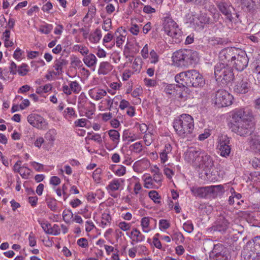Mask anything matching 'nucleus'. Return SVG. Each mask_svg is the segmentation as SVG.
<instances>
[{
    "label": "nucleus",
    "mask_w": 260,
    "mask_h": 260,
    "mask_svg": "<svg viewBox=\"0 0 260 260\" xmlns=\"http://www.w3.org/2000/svg\"><path fill=\"white\" fill-rule=\"evenodd\" d=\"M28 240H29V245L31 247L35 246L36 244V238L34 236V234L32 232H31L29 234V237H28Z\"/></svg>",
    "instance_id": "obj_62"
},
{
    "label": "nucleus",
    "mask_w": 260,
    "mask_h": 260,
    "mask_svg": "<svg viewBox=\"0 0 260 260\" xmlns=\"http://www.w3.org/2000/svg\"><path fill=\"white\" fill-rule=\"evenodd\" d=\"M9 71L7 69L0 68V79L3 81L7 80L9 79Z\"/></svg>",
    "instance_id": "obj_47"
},
{
    "label": "nucleus",
    "mask_w": 260,
    "mask_h": 260,
    "mask_svg": "<svg viewBox=\"0 0 260 260\" xmlns=\"http://www.w3.org/2000/svg\"><path fill=\"white\" fill-rule=\"evenodd\" d=\"M149 197L155 203H160V196L158 192L155 190L150 191L149 193Z\"/></svg>",
    "instance_id": "obj_44"
},
{
    "label": "nucleus",
    "mask_w": 260,
    "mask_h": 260,
    "mask_svg": "<svg viewBox=\"0 0 260 260\" xmlns=\"http://www.w3.org/2000/svg\"><path fill=\"white\" fill-rule=\"evenodd\" d=\"M193 117L187 114H182L176 117L173 122V127L177 135L182 138L188 137L194 130Z\"/></svg>",
    "instance_id": "obj_2"
},
{
    "label": "nucleus",
    "mask_w": 260,
    "mask_h": 260,
    "mask_svg": "<svg viewBox=\"0 0 260 260\" xmlns=\"http://www.w3.org/2000/svg\"><path fill=\"white\" fill-rule=\"evenodd\" d=\"M142 61L141 58L137 57L135 59L132 68L136 72H139L142 68Z\"/></svg>",
    "instance_id": "obj_38"
},
{
    "label": "nucleus",
    "mask_w": 260,
    "mask_h": 260,
    "mask_svg": "<svg viewBox=\"0 0 260 260\" xmlns=\"http://www.w3.org/2000/svg\"><path fill=\"white\" fill-rule=\"evenodd\" d=\"M28 66L25 64L19 67L17 69L18 74L21 76H25L28 72Z\"/></svg>",
    "instance_id": "obj_48"
},
{
    "label": "nucleus",
    "mask_w": 260,
    "mask_h": 260,
    "mask_svg": "<svg viewBox=\"0 0 260 260\" xmlns=\"http://www.w3.org/2000/svg\"><path fill=\"white\" fill-rule=\"evenodd\" d=\"M198 22L196 24L199 26H203L210 23V18L206 13H202L198 17Z\"/></svg>",
    "instance_id": "obj_30"
},
{
    "label": "nucleus",
    "mask_w": 260,
    "mask_h": 260,
    "mask_svg": "<svg viewBox=\"0 0 260 260\" xmlns=\"http://www.w3.org/2000/svg\"><path fill=\"white\" fill-rule=\"evenodd\" d=\"M48 207L53 212L57 210V201L55 199L49 198L46 200Z\"/></svg>",
    "instance_id": "obj_33"
},
{
    "label": "nucleus",
    "mask_w": 260,
    "mask_h": 260,
    "mask_svg": "<svg viewBox=\"0 0 260 260\" xmlns=\"http://www.w3.org/2000/svg\"><path fill=\"white\" fill-rule=\"evenodd\" d=\"M27 121L30 124L39 129L46 127L47 122L44 119L39 115L32 114L28 116Z\"/></svg>",
    "instance_id": "obj_14"
},
{
    "label": "nucleus",
    "mask_w": 260,
    "mask_h": 260,
    "mask_svg": "<svg viewBox=\"0 0 260 260\" xmlns=\"http://www.w3.org/2000/svg\"><path fill=\"white\" fill-rule=\"evenodd\" d=\"M202 151L193 147L189 148L184 154V159L188 162L197 166L199 163Z\"/></svg>",
    "instance_id": "obj_12"
},
{
    "label": "nucleus",
    "mask_w": 260,
    "mask_h": 260,
    "mask_svg": "<svg viewBox=\"0 0 260 260\" xmlns=\"http://www.w3.org/2000/svg\"><path fill=\"white\" fill-rule=\"evenodd\" d=\"M172 240L176 242H183L184 237L182 234L180 232H176L172 236Z\"/></svg>",
    "instance_id": "obj_46"
},
{
    "label": "nucleus",
    "mask_w": 260,
    "mask_h": 260,
    "mask_svg": "<svg viewBox=\"0 0 260 260\" xmlns=\"http://www.w3.org/2000/svg\"><path fill=\"white\" fill-rule=\"evenodd\" d=\"M21 161L18 160L15 164L14 165L13 167V170L14 172L20 173V172L22 170H23L24 168V167H21Z\"/></svg>",
    "instance_id": "obj_60"
},
{
    "label": "nucleus",
    "mask_w": 260,
    "mask_h": 260,
    "mask_svg": "<svg viewBox=\"0 0 260 260\" xmlns=\"http://www.w3.org/2000/svg\"><path fill=\"white\" fill-rule=\"evenodd\" d=\"M219 10L226 16L230 21H233L235 17L238 18L239 15L235 12L232 5L226 1H217L216 3Z\"/></svg>",
    "instance_id": "obj_7"
},
{
    "label": "nucleus",
    "mask_w": 260,
    "mask_h": 260,
    "mask_svg": "<svg viewBox=\"0 0 260 260\" xmlns=\"http://www.w3.org/2000/svg\"><path fill=\"white\" fill-rule=\"evenodd\" d=\"M56 131L54 129H49L45 134V138L50 143L52 144L55 139Z\"/></svg>",
    "instance_id": "obj_32"
},
{
    "label": "nucleus",
    "mask_w": 260,
    "mask_h": 260,
    "mask_svg": "<svg viewBox=\"0 0 260 260\" xmlns=\"http://www.w3.org/2000/svg\"><path fill=\"white\" fill-rule=\"evenodd\" d=\"M173 63L178 67L187 68L198 61V54L191 49H181L172 56Z\"/></svg>",
    "instance_id": "obj_3"
},
{
    "label": "nucleus",
    "mask_w": 260,
    "mask_h": 260,
    "mask_svg": "<svg viewBox=\"0 0 260 260\" xmlns=\"http://www.w3.org/2000/svg\"><path fill=\"white\" fill-rule=\"evenodd\" d=\"M229 226V222L228 220L223 216H220L212 228L215 231L224 232Z\"/></svg>",
    "instance_id": "obj_19"
},
{
    "label": "nucleus",
    "mask_w": 260,
    "mask_h": 260,
    "mask_svg": "<svg viewBox=\"0 0 260 260\" xmlns=\"http://www.w3.org/2000/svg\"><path fill=\"white\" fill-rule=\"evenodd\" d=\"M38 222H39L44 232L47 234L50 235L51 224L47 221L39 220Z\"/></svg>",
    "instance_id": "obj_41"
},
{
    "label": "nucleus",
    "mask_w": 260,
    "mask_h": 260,
    "mask_svg": "<svg viewBox=\"0 0 260 260\" xmlns=\"http://www.w3.org/2000/svg\"><path fill=\"white\" fill-rule=\"evenodd\" d=\"M71 64L74 68H81L83 66L82 61L76 56H73L71 57Z\"/></svg>",
    "instance_id": "obj_36"
},
{
    "label": "nucleus",
    "mask_w": 260,
    "mask_h": 260,
    "mask_svg": "<svg viewBox=\"0 0 260 260\" xmlns=\"http://www.w3.org/2000/svg\"><path fill=\"white\" fill-rule=\"evenodd\" d=\"M150 223V218L148 217H145L142 218L141 225L143 229V231L145 233H148L150 230L148 229Z\"/></svg>",
    "instance_id": "obj_34"
},
{
    "label": "nucleus",
    "mask_w": 260,
    "mask_h": 260,
    "mask_svg": "<svg viewBox=\"0 0 260 260\" xmlns=\"http://www.w3.org/2000/svg\"><path fill=\"white\" fill-rule=\"evenodd\" d=\"M113 69V66L108 62L104 61L100 63L99 69L100 74L106 75Z\"/></svg>",
    "instance_id": "obj_28"
},
{
    "label": "nucleus",
    "mask_w": 260,
    "mask_h": 260,
    "mask_svg": "<svg viewBox=\"0 0 260 260\" xmlns=\"http://www.w3.org/2000/svg\"><path fill=\"white\" fill-rule=\"evenodd\" d=\"M210 197L215 198L224 192V188L222 185L209 186Z\"/></svg>",
    "instance_id": "obj_22"
},
{
    "label": "nucleus",
    "mask_w": 260,
    "mask_h": 260,
    "mask_svg": "<svg viewBox=\"0 0 260 260\" xmlns=\"http://www.w3.org/2000/svg\"><path fill=\"white\" fill-rule=\"evenodd\" d=\"M152 172L154 173V181L157 183H160L162 176L161 173L159 172L158 168L156 167L155 169L153 170Z\"/></svg>",
    "instance_id": "obj_40"
},
{
    "label": "nucleus",
    "mask_w": 260,
    "mask_h": 260,
    "mask_svg": "<svg viewBox=\"0 0 260 260\" xmlns=\"http://www.w3.org/2000/svg\"><path fill=\"white\" fill-rule=\"evenodd\" d=\"M248 256L252 259L260 258V236L254 237L252 241H249L245 248Z\"/></svg>",
    "instance_id": "obj_8"
},
{
    "label": "nucleus",
    "mask_w": 260,
    "mask_h": 260,
    "mask_svg": "<svg viewBox=\"0 0 260 260\" xmlns=\"http://www.w3.org/2000/svg\"><path fill=\"white\" fill-rule=\"evenodd\" d=\"M24 170L23 171V170L21 171L19 173L21 176L24 178V179H27L28 178L29 176L31 174V171L30 169L28 168L27 167H24Z\"/></svg>",
    "instance_id": "obj_54"
},
{
    "label": "nucleus",
    "mask_w": 260,
    "mask_h": 260,
    "mask_svg": "<svg viewBox=\"0 0 260 260\" xmlns=\"http://www.w3.org/2000/svg\"><path fill=\"white\" fill-rule=\"evenodd\" d=\"M166 33L173 39V40L176 43L180 42L183 39L182 32L181 29L177 26L171 29L170 32H166Z\"/></svg>",
    "instance_id": "obj_21"
},
{
    "label": "nucleus",
    "mask_w": 260,
    "mask_h": 260,
    "mask_svg": "<svg viewBox=\"0 0 260 260\" xmlns=\"http://www.w3.org/2000/svg\"><path fill=\"white\" fill-rule=\"evenodd\" d=\"M230 142V138L226 136H221L218 138L217 148L221 156L227 157L230 155L231 150Z\"/></svg>",
    "instance_id": "obj_11"
},
{
    "label": "nucleus",
    "mask_w": 260,
    "mask_h": 260,
    "mask_svg": "<svg viewBox=\"0 0 260 260\" xmlns=\"http://www.w3.org/2000/svg\"><path fill=\"white\" fill-rule=\"evenodd\" d=\"M131 234V238L136 243L141 242L145 240V236L136 228L133 229Z\"/></svg>",
    "instance_id": "obj_26"
},
{
    "label": "nucleus",
    "mask_w": 260,
    "mask_h": 260,
    "mask_svg": "<svg viewBox=\"0 0 260 260\" xmlns=\"http://www.w3.org/2000/svg\"><path fill=\"white\" fill-rule=\"evenodd\" d=\"M31 166L37 171H40L44 168L43 165L36 161H31L30 163Z\"/></svg>",
    "instance_id": "obj_61"
},
{
    "label": "nucleus",
    "mask_w": 260,
    "mask_h": 260,
    "mask_svg": "<svg viewBox=\"0 0 260 260\" xmlns=\"http://www.w3.org/2000/svg\"><path fill=\"white\" fill-rule=\"evenodd\" d=\"M60 233V229L58 225L55 224L52 227L51 226L50 235H58Z\"/></svg>",
    "instance_id": "obj_51"
},
{
    "label": "nucleus",
    "mask_w": 260,
    "mask_h": 260,
    "mask_svg": "<svg viewBox=\"0 0 260 260\" xmlns=\"http://www.w3.org/2000/svg\"><path fill=\"white\" fill-rule=\"evenodd\" d=\"M102 173V170L100 168L96 169L93 173L92 177L93 179L96 181L99 182L101 178L100 177V175Z\"/></svg>",
    "instance_id": "obj_56"
},
{
    "label": "nucleus",
    "mask_w": 260,
    "mask_h": 260,
    "mask_svg": "<svg viewBox=\"0 0 260 260\" xmlns=\"http://www.w3.org/2000/svg\"><path fill=\"white\" fill-rule=\"evenodd\" d=\"M252 118V111L249 108L236 109L232 115L233 121L231 125L232 132L242 137L250 135L253 128Z\"/></svg>",
    "instance_id": "obj_1"
},
{
    "label": "nucleus",
    "mask_w": 260,
    "mask_h": 260,
    "mask_svg": "<svg viewBox=\"0 0 260 260\" xmlns=\"http://www.w3.org/2000/svg\"><path fill=\"white\" fill-rule=\"evenodd\" d=\"M236 54L231 66L238 71H242L247 67L249 59L243 50L238 49Z\"/></svg>",
    "instance_id": "obj_6"
},
{
    "label": "nucleus",
    "mask_w": 260,
    "mask_h": 260,
    "mask_svg": "<svg viewBox=\"0 0 260 260\" xmlns=\"http://www.w3.org/2000/svg\"><path fill=\"white\" fill-rule=\"evenodd\" d=\"M199 163L197 165L199 168L203 169L210 170L213 166V161L211 156L205 152L202 151Z\"/></svg>",
    "instance_id": "obj_16"
},
{
    "label": "nucleus",
    "mask_w": 260,
    "mask_h": 260,
    "mask_svg": "<svg viewBox=\"0 0 260 260\" xmlns=\"http://www.w3.org/2000/svg\"><path fill=\"white\" fill-rule=\"evenodd\" d=\"M118 227L123 231H128L131 228L129 223H127L124 221L120 222L118 225Z\"/></svg>",
    "instance_id": "obj_58"
},
{
    "label": "nucleus",
    "mask_w": 260,
    "mask_h": 260,
    "mask_svg": "<svg viewBox=\"0 0 260 260\" xmlns=\"http://www.w3.org/2000/svg\"><path fill=\"white\" fill-rule=\"evenodd\" d=\"M73 48L74 50L79 51L83 55H86L89 52L88 49L82 45H76L74 46Z\"/></svg>",
    "instance_id": "obj_39"
},
{
    "label": "nucleus",
    "mask_w": 260,
    "mask_h": 260,
    "mask_svg": "<svg viewBox=\"0 0 260 260\" xmlns=\"http://www.w3.org/2000/svg\"><path fill=\"white\" fill-rule=\"evenodd\" d=\"M209 189V186L192 187L190 191L194 196L201 198H207L210 197Z\"/></svg>",
    "instance_id": "obj_20"
},
{
    "label": "nucleus",
    "mask_w": 260,
    "mask_h": 260,
    "mask_svg": "<svg viewBox=\"0 0 260 260\" xmlns=\"http://www.w3.org/2000/svg\"><path fill=\"white\" fill-rule=\"evenodd\" d=\"M108 133L110 139L113 142V144L116 146L119 142V133L115 129H110L108 132Z\"/></svg>",
    "instance_id": "obj_29"
},
{
    "label": "nucleus",
    "mask_w": 260,
    "mask_h": 260,
    "mask_svg": "<svg viewBox=\"0 0 260 260\" xmlns=\"http://www.w3.org/2000/svg\"><path fill=\"white\" fill-rule=\"evenodd\" d=\"M68 64V61L61 57L56 59L53 63V68L55 72L53 73L55 75H60L63 73V68L66 67Z\"/></svg>",
    "instance_id": "obj_18"
},
{
    "label": "nucleus",
    "mask_w": 260,
    "mask_h": 260,
    "mask_svg": "<svg viewBox=\"0 0 260 260\" xmlns=\"http://www.w3.org/2000/svg\"><path fill=\"white\" fill-rule=\"evenodd\" d=\"M172 147L171 145L169 143L166 144L164 149L159 154L161 162L165 163L168 160V158L172 155Z\"/></svg>",
    "instance_id": "obj_23"
},
{
    "label": "nucleus",
    "mask_w": 260,
    "mask_h": 260,
    "mask_svg": "<svg viewBox=\"0 0 260 260\" xmlns=\"http://www.w3.org/2000/svg\"><path fill=\"white\" fill-rule=\"evenodd\" d=\"M70 86L71 90L76 93H79L81 90L80 86L76 81L71 82Z\"/></svg>",
    "instance_id": "obj_45"
},
{
    "label": "nucleus",
    "mask_w": 260,
    "mask_h": 260,
    "mask_svg": "<svg viewBox=\"0 0 260 260\" xmlns=\"http://www.w3.org/2000/svg\"><path fill=\"white\" fill-rule=\"evenodd\" d=\"M89 94L92 99L98 101L105 96L107 92L103 89L94 88L89 91Z\"/></svg>",
    "instance_id": "obj_24"
},
{
    "label": "nucleus",
    "mask_w": 260,
    "mask_h": 260,
    "mask_svg": "<svg viewBox=\"0 0 260 260\" xmlns=\"http://www.w3.org/2000/svg\"><path fill=\"white\" fill-rule=\"evenodd\" d=\"M212 260H227V256L221 253H217L213 257Z\"/></svg>",
    "instance_id": "obj_64"
},
{
    "label": "nucleus",
    "mask_w": 260,
    "mask_h": 260,
    "mask_svg": "<svg viewBox=\"0 0 260 260\" xmlns=\"http://www.w3.org/2000/svg\"><path fill=\"white\" fill-rule=\"evenodd\" d=\"M123 181L122 179H114L106 186V189L112 197L116 198L118 194L114 193L115 191L123 189L122 183Z\"/></svg>",
    "instance_id": "obj_13"
},
{
    "label": "nucleus",
    "mask_w": 260,
    "mask_h": 260,
    "mask_svg": "<svg viewBox=\"0 0 260 260\" xmlns=\"http://www.w3.org/2000/svg\"><path fill=\"white\" fill-rule=\"evenodd\" d=\"M233 100V95L224 89H219L211 97L212 104L218 108L231 105Z\"/></svg>",
    "instance_id": "obj_5"
},
{
    "label": "nucleus",
    "mask_w": 260,
    "mask_h": 260,
    "mask_svg": "<svg viewBox=\"0 0 260 260\" xmlns=\"http://www.w3.org/2000/svg\"><path fill=\"white\" fill-rule=\"evenodd\" d=\"M251 149L256 151H260V141L256 138H252L250 141Z\"/></svg>",
    "instance_id": "obj_37"
},
{
    "label": "nucleus",
    "mask_w": 260,
    "mask_h": 260,
    "mask_svg": "<svg viewBox=\"0 0 260 260\" xmlns=\"http://www.w3.org/2000/svg\"><path fill=\"white\" fill-rule=\"evenodd\" d=\"M64 116H69L70 117L74 116L77 117V115L75 113V110L73 108L68 107L64 111Z\"/></svg>",
    "instance_id": "obj_52"
},
{
    "label": "nucleus",
    "mask_w": 260,
    "mask_h": 260,
    "mask_svg": "<svg viewBox=\"0 0 260 260\" xmlns=\"http://www.w3.org/2000/svg\"><path fill=\"white\" fill-rule=\"evenodd\" d=\"M189 74H191L190 70L182 72L175 76V81L178 83V87L181 88L182 91L187 93L189 91L188 87H190L191 81Z\"/></svg>",
    "instance_id": "obj_10"
},
{
    "label": "nucleus",
    "mask_w": 260,
    "mask_h": 260,
    "mask_svg": "<svg viewBox=\"0 0 260 260\" xmlns=\"http://www.w3.org/2000/svg\"><path fill=\"white\" fill-rule=\"evenodd\" d=\"M183 228L186 232L191 233L193 230V225L192 223L187 221L183 224Z\"/></svg>",
    "instance_id": "obj_55"
},
{
    "label": "nucleus",
    "mask_w": 260,
    "mask_h": 260,
    "mask_svg": "<svg viewBox=\"0 0 260 260\" xmlns=\"http://www.w3.org/2000/svg\"><path fill=\"white\" fill-rule=\"evenodd\" d=\"M214 75L216 81L222 84H227L234 78L232 67L224 63L216 64L215 66Z\"/></svg>",
    "instance_id": "obj_4"
},
{
    "label": "nucleus",
    "mask_w": 260,
    "mask_h": 260,
    "mask_svg": "<svg viewBox=\"0 0 260 260\" xmlns=\"http://www.w3.org/2000/svg\"><path fill=\"white\" fill-rule=\"evenodd\" d=\"M238 48L235 47H228L222 49L219 54L218 63L226 64L231 67L234 58L237 52Z\"/></svg>",
    "instance_id": "obj_9"
},
{
    "label": "nucleus",
    "mask_w": 260,
    "mask_h": 260,
    "mask_svg": "<svg viewBox=\"0 0 260 260\" xmlns=\"http://www.w3.org/2000/svg\"><path fill=\"white\" fill-rule=\"evenodd\" d=\"M73 216V214L70 210L63 211L62 213V217L64 221L68 223L70 221V219Z\"/></svg>",
    "instance_id": "obj_49"
},
{
    "label": "nucleus",
    "mask_w": 260,
    "mask_h": 260,
    "mask_svg": "<svg viewBox=\"0 0 260 260\" xmlns=\"http://www.w3.org/2000/svg\"><path fill=\"white\" fill-rule=\"evenodd\" d=\"M102 38V33L100 29L97 28L94 31L93 35L90 38V40L92 42L97 43Z\"/></svg>",
    "instance_id": "obj_35"
},
{
    "label": "nucleus",
    "mask_w": 260,
    "mask_h": 260,
    "mask_svg": "<svg viewBox=\"0 0 260 260\" xmlns=\"http://www.w3.org/2000/svg\"><path fill=\"white\" fill-rule=\"evenodd\" d=\"M129 150L132 153H140L143 150L142 144L140 142H137L129 146Z\"/></svg>",
    "instance_id": "obj_31"
},
{
    "label": "nucleus",
    "mask_w": 260,
    "mask_h": 260,
    "mask_svg": "<svg viewBox=\"0 0 260 260\" xmlns=\"http://www.w3.org/2000/svg\"><path fill=\"white\" fill-rule=\"evenodd\" d=\"M150 62L152 63H156L158 61V55L156 52L152 50L150 52Z\"/></svg>",
    "instance_id": "obj_53"
},
{
    "label": "nucleus",
    "mask_w": 260,
    "mask_h": 260,
    "mask_svg": "<svg viewBox=\"0 0 260 260\" xmlns=\"http://www.w3.org/2000/svg\"><path fill=\"white\" fill-rule=\"evenodd\" d=\"M77 244L83 248H85L88 246V242L87 240L85 238H82L78 240Z\"/></svg>",
    "instance_id": "obj_59"
},
{
    "label": "nucleus",
    "mask_w": 260,
    "mask_h": 260,
    "mask_svg": "<svg viewBox=\"0 0 260 260\" xmlns=\"http://www.w3.org/2000/svg\"><path fill=\"white\" fill-rule=\"evenodd\" d=\"M159 225L160 229L162 228L164 230H166L169 228L170 224L167 220L161 219L159 220Z\"/></svg>",
    "instance_id": "obj_63"
},
{
    "label": "nucleus",
    "mask_w": 260,
    "mask_h": 260,
    "mask_svg": "<svg viewBox=\"0 0 260 260\" xmlns=\"http://www.w3.org/2000/svg\"><path fill=\"white\" fill-rule=\"evenodd\" d=\"M190 73L191 74H189V77H190V87H201L203 86L205 84V80L203 76L194 70H190Z\"/></svg>",
    "instance_id": "obj_15"
},
{
    "label": "nucleus",
    "mask_w": 260,
    "mask_h": 260,
    "mask_svg": "<svg viewBox=\"0 0 260 260\" xmlns=\"http://www.w3.org/2000/svg\"><path fill=\"white\" fill-rule=\"evenodd\" d=\"M101 224L104 226L107 225L109 224L111 220V217L109 214L107 213H104L102 214Z\"/></svg>",
    "instance_id": "obj_43"
},
{
    "label": "nucleus",
    "mask_w": 260,
    "mask_h": 260,
    "mask_svg": "<svg viewBox=\"0 0 260 260\" xmlns=\"http://www.w3.org/2000/svg\"><path fill=\"white\" fill-rule=\"evenodd\" d=\"M83 61L84 63L88 67H94L97 61V59L95 56L92 53L86 55L84 57Z\"/></svg>",
    "instance_id": "obj_27"
},
{
    "label": "nucleus",
    "mask_w": 260,
    "mask_h": 260,
    "mask_svg": "<svg viewBox=\"0 0 260 260\" xmlns=\"http://www.w3.org/2000/svg\"><path fill=\"white\" fill-rule=\"evenodd\" d=\"M250 88V82L248 79H242L237 82L234 90L237 93L244 94L248 92Z\"/></svg>",
    "instance_id": "obj_17"
},
{
    "label": "nucleus",
    "mask_w": 260,
    "mask_h": 260,
    "mask_svg": "<svg viewBox=\"0 0 260 260\" xmlns=\"http://www.w3.org/2000/svg\"><path fill=\"white\" fill-rule=\"evenodd\" d=\"M177 87H178V84H169L165 87V91L169 94H174Z\"/></svg>",
    "instance_id": "obj_42"
},
{
    "label": "nucleus",
    "mask_w": 260,
    "mask_h": 260,
    "mask_svg": "<svg viewBox=\"0 0 260 260\" xmlns=\"http://www.w3.org/2000/svg\"><path fill=\"white\" fill-rule=\"evenodd\" d=\"M112 27V22L110 18H108L104 21L102 28L106 31H109Z\"/></svg>",
    "instance_id": "obj_50"
},
{
    "label": "nucleus",
    "mask_w": 260,
    "mask_h": 260,
    "mask_svg": "<svg viewBox=\"0 0 260 260\" xmlns=\"http://www.w3.org/2000/svg\"><path fill=\"white\" fill-rule=\"evenodd\" d=\"M144 187L146 188H151L152 187V177L149 176L146 177L144 180Z\"/></svg>",
    "instance_id": "obj_57"
},
{
    "label": "nucleus",
    "mask_w": 260,
    "mask_h": 260,
    "mask_svg": "<svg viewBox=\"0 0 260 260\" xmlns=\"http://www.w3.org/2000/svg\"><path fill=\"white\" fill-rule=\"evenodd\" d=\"M163 24L165 32H170L171 29H174L175 27L178 26L177 23L169 17H165Z\"/></svg>",
    "instance_id": "obj_25"
}]
</instances>
